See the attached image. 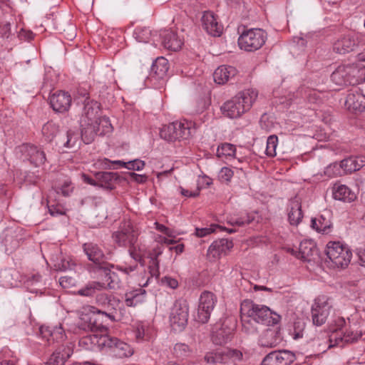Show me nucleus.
<instances>
[{
  "label": "nucleus",
  "mask_w": 365,
  "mask_h": 365,
  "mask_svg": "<svg viewBox=\"0 0 365 365\" xmlns=\"http://www.w3.org/2000/svg\"><path fill=\"white\" fill-rule=\"evenodd\" d=\"M240 317L242 329L247 334L257 331L252 322L270 326L277 324L281 319L278 314L272 312L268 307L255 304L250 299H245L241 303Z\"/></svg>",
  "instance_id": "obj_1"
},
{
  "label": "nucleus",
  "mask_w": 365,
  "mask_h": 365,
  "mask_svg": "<svg viewBox=\"0 0 365 365\" xmlns=\"http://www.w3.org/2000/svg\"><path fill=\"white\" fill-rule=\"evenodd\" d=\"M257 96L258 92L254 89L241 91L223 104L222 112L230 118H239L250 109Z\"/></svg>",
  "instance_id": "obj_2"
},
{
  "label": "nucleus",
  "mask_w": 365,
  "mask_h": 365,
  "mask_svg": "<svg viewBox=\"0 0 365 365\" xmlns=\"http://www.w3.org/2000/svg\"><path fill=\"white\" fill-rule=\"evenodd\" d=\"M138 233L130 221L122 222L118 230L113 233L114 242L120 247H129L130 257L135 261H139L143 265L144 260L141 255L136 252L135 244Z\"/></svg>",
  "instance_id": "obj_3"
},
{
  "label": "nucleus",
  "mask_w": 365,
  "mask_h": 365,
  "mask_svg": "<svg viewBox=\"0 0 365 365\" xmlns=\"http://www.w3.org/2000/svg\"><path fill=\"white\" fill-rule=\"evenodd\" d=\"M83 248L88 259L93 263L91 267L92 271L94 272H101L108 286L110 287V283L113 282L112 275H115V273L110 270L113 265L106 262V257L103 250L96 244L92 242L85 243L83 245Z\"/></svg>",
  "instance_id": "obj_4"
},
{
  "label": "nucleus",
  "mask_w": 365,
  "mask_h": 365,
  "mask_svg": "<svg viewBox=\"0 0 365 365\" xmlns=\"http://www.w3.org/2000/svg\"><path fill=\"white\" fill-rule=\"evenodd\" d=\"M326 255L335 267L341 268L347 267L352 257L350 249L339 242H329L327 245Z\"/></svg>",
  "instance_id": "obj_5"
},
{
  "label": "nucleus",
  "mask_w": 365,
  "mask_h": 365,
  "mask_svg": "<svg viewBox=\"0 0 365 365\" xmlns=\"http://www.w3.org/2000/svg\"><path fill=\"white\" fill-rule=\"evenodd\" d=\"M267 34L260 29H251L242 33L238 38V45L246 51H255L265 43Z\"/></svg>",
  "instance_id": "obj_6"
},
{
  "label": "nucleus",
  "mask_w": 365,
  "mask_h": 365,
  "mask_svg": "<svg viewBox=\"0 0 365 365\" xmlns=\"http://www.w3.org/2000/svg\"><path fill=\"white\" fill-rule=\"evenodd\" d=\"M189 316L188 304L185 299L176 300L170 313V323L176 331H182L187 324Z\"/></svg>",
  "instance_id": "obj_7"
},
{
  "label": "nucleus",
  "mask_w": 365,
  "mask_h": 365,
  "mask_svg": "<svg viewBox=\"0 0 365 365\" xmlns=\"http://www.w3.org/2000/svg\"><path fill=\"white\" fill-rule=\"evenodd\" d=\"M332 310V306L325 297H319L314 300L311 309L312 323L317 327L324 324Z\"/></svg>",
  "instance_id": "obj_8"
},
{
  "label": "nucleus",
  "mask_w": 365,
  "mask_h": 365,
  "mask_svg": "<svg viewBox=\"0 0 365 365\" xmlns=\"http://www.w3.org/2000/svg\"><path fill=\"white\" fill-rule=\"evenodd\" d=\"M242 357V354L240 351L225 348L207 352L204 356V360L209 364L217 365V364H227L230 360H240Z\"/></svg>",
  "instance_id": "obj_9"
},
{
  "label": "nucleus",
  "mask_w": 365,
  "mask_h": 365,
  "mask_svg": "<svg viewBox=\"0 0 365 365\" xmlns=\"http://www.w3.org/2000/svg\"><path fill=\"white\" fill-rule=\"evenodd\" d=\"M96 300L98 305L102 307V309H97L96 312L100 315H104L111 322H115L116 319L114 313L116 311V307L120 305V301L105 293L97 294Z\"/></svg>",
  "instance_id": "obj_10"
},
{
  "label": "nucleus",
  "mask_w": 365,
  "mask_h": 365,
  "mask_svg": "<svg viewBox=\"0 0 365 365\" xmlns=\"http://www.w3.org/2000/svg\"><path fill=\"white\" fill-rule=\"evenodd\" d=\"M296 359L295 354L290 351L282 349L268 354L261 365H290Z\"/></svg>",
  "instance_id": "obj_11"
},
{
  "label": "nucleus",
  "mask_w": 365,
  "mask_h": 365,
  "mask_svg": "<svg viewBox=\"0 0 365 365\" xmlns=\"http://www.w3.org/2000/svg\"><path fill=\"white\" fill-rule=\"evenodd\" d=\"M101 340L103 345L113 349L115 355L119 358L128 357L133 354V349L129 344L118 340L117 338L104 336L101 338Z\"/></svg>",
  "instance_id": "obj_12"
},
{
  "label": "nucleus",
  "mask_w": 365,
  "mask_h": 365,
  "mask_svg": "<svg viewBox=\"0 0 365 365\" xmlns=\"http://www.w3.org/2000/svg\"><path fill=\"white\" fill-rule=\"evenodd\" d=\"M20 152L22 153L24 160H29L36 167L43 165L46 160L43 150L33 145H22L20 147Z\"/></svg>",
  "instance_id": "obj_13"
},
{
  "label": "nucleus",
  "mask_w": 365,
  "mask_h": 365,
  "mask_svg": "<svg viewBox=\"0 0 365 365\" xmlns=\"http://www.w3.org/2000/svg\"><path fill=\"white\" fill-rule=\"evenodd\" d=\"M83 109L80 120V124L88 125V122H97L100 118V103L93 100H88V98L83 101Z\"/></svg>",
  "instance_id": "obj_14"
},
{
  "label": "nucleus",
  "mask_w": 365,
  "mask_h": 365,
  "mask_svg": "<svg viewBox=\"0 0 365 365\" xmlns=\"http://www.w3.org/2000/svg\"><path fill=\"white\" fill-rule=\"evenodd\" d=\"M232 247V240L224 238L215 240L209 247L207 257L210 261H215L219 259L222 255H227Z\"/></svg>",
  "instance_id": "obj_15"
},
{
  "label": "nucleus",
  "mask_w": 365,
  "mask_h": 365,
  "mask_svg": "<svg viewBox=\"0 0 365 365\" xmlns=\"http://www.w3.org/2000/svg\"><path fill=\"white\" fill-rule=\"evenodd\" d=\"M71 96L64 91H58L50 97V104L53 110L63 113L68 110L71 106Z\"/></svg>",
  "instance_id": "obj_16"
},
{
  "label": "nucleus",
  "mask_w": 365,
  "mask_h": 365,
  "mask_svg": "<svg viewBox=\"0 0 365 365\" xmlns=\"http://www.w3.org/2000/svg\"><path fill=\"white\" fill-rule=\"evenodd\" d=\"M202 28L212 36H220L222 34V26L215 18L214 14L210 11H205L202 18Z\"/></svg>",
  "instance_id": "obj_17"
},
{
  "label": "nucleus",
  "mask_w": 365,
  "mask_h": 365,
  "mask_svg": "<svg viewBox=\"0 0 365 365\" xmlns=\"http://www.w3.org/2000/svg\"><path fill=\"white\" fill-rule=\"evenodd\" d=\"M98 186L111 190L115 187V184L120 180V177L114 172H97L94 174Z\"/></svg>",
  "instance_id": "obj_18"
},
{
  "label": "nucleus",
  "mask_w": 365,
  "mask_h": 365,
  "mask_svg": "<svg viewBox=\"0 0 365 365\" xmlns=\"http://www.w3.org/2000/svg\"><path fill=\"white\" fill-rule=\"evenodd\" d=\"M345 105L349 110L363 112L365 110V96L359 90L351 91L346 96Z\"/></svg>",
  "instance_id": "obj_19"
},
{
  "label": "nucleus",
  "mask_w": 365,
  "mask_h": 365,
  "mask_svg": "<svg viewBox=\"0 0 365 365\" xmlns=\"http://www.w3.org/2000/svg\"><path fill=\"white\" fill-rule=\"evenodd\" d=\"M73 348L70 345H62L53 351L44 365H64L66 361L72 355Z\"/></svg>",
  "instance_id": "obj_20"
},
{
  "label": "nucleus",
  "mask_w": 365,
  "mask_h": 365,
  "mask_svg": "<svg viewBox=\"0 0 365 365\" xmlns=\"http://www.w3.org/2000/svg\"><path fill=\"white\" fill-rule=\"evenodd\" d=\"M279 331L277 328L267 329L259 339V344L262 347L273 348L281 342Z\"/></svg>",
  "instance_id": "obj_21"
},
{
  "label": "nucleus",
  "mask_w": 365,
  "mask_h": 365,
  "mask_svg": "<svg viewBox=\"0 0 365 365\" xmlns=\"http://www.w3.org/2000/svg\"><path fill=\"white\" fill-rule=\"evenodd\" d=\"M160 35L162 37V43L165 48L174 51L181 48L183 42L173 31L166 30Z\"/></svg>",
  "instance_id": "obj_22"
},
{
  "label": "nucleus",
  "mask_w": 365,
  "mask_h": 365,
  "mask_svg": "<svg viewBox=\"0 0 365 365\" xmlns=\"http://www.w3.org/2000/svg\"><path fill=\"white\" fill-rule=\"evenodd\" d=\"M356 41L351 35H346L338 39L333 45V50L339 54H345L354 50Z\"/></svg>",
  "instance_id": "obj_23"
},
{
  "label": "nucleus",
  "mask_w": 365,
  "mask_h": 365,
  "mask_svg": "<svg viewBox=\"0 0 365 365\" xmlns=\"http://www.w3.org/2000/svg\"><path fill=\"white\" fill-rule=\"evenodd\" d=\"M237 74V70L232 66H219L213 73L215 82L218 84H224L232 80Z\"/></svg>",
  "instance_id": "obj_24"
},
{
  "label": "nucleus",
  "mask_w": 365,
  "mask_h": 365,
  "mask_svg": "<svg viewBox=\"0 0 365 365\" xmlns=\"http://www.w3.org/2000/svg\"><path fill=\"white\" fill-rule=\"evenodd\" d=\"M333 197L335 200L351 202L356 199V195L345 185L335 184L333 187Z\"/></svg>",
  "instance_id": "obj_25"
},
{
  "label": "nucleus",
  "mask_w": 365,
  "mask_h": 365,
  "mask_svg": "<svg viewBox=\"0 0 365 365\" xmlns=\"http://www.w3.org/2000/svg\"><path fill=\"white\" fill-rule=\"evenodd\" d=\"M289 211L288 212V220L292 225H298L303 218L301 202L294 197L290 200Z\"/></svg>",
  "instance_id": "obj_26"
},
{
  "label": "nucleus",
  "mask_w": 365,
  "mask_h": 365,
  "mask_svg": "<svg viewBox=\"0 0 365 365\" xmlns=\"http://www.w3.org/2000/svg\"><path fill=\"white\" fill-rule=\"evenodd\" d=\"M317 254L315 244L311 240H305L300 243L299 247V258L304 261L314 260V256Z\"/></svg>",
  "instance_id": "obj_27"
},
{
  "label": "nucleus",
  "mask_w": 365,
  "mask_h": 365,
  "mask_svg": "<svg viewBox=\"0 0 365 365\" xmlns=\"http://www.w3.org/2000/svg\"><path fill=\"white\" fill-rule=\"evenodd\" d=\"M169 69L168 61L164 57H158L152 64L150 76L158 79L163 78Z\"/></svg>",
  "instance_id": "obj_28"
},
{
  "label": "nucleus",
  "mask_w": 365,
  "mask_h": 365,
  "mask_svg": "<svg viewBox=\"0 0 365 365\" xmlns=\"http://www.w3.org/2000/svg\"><path fill=\"white\" fill-rule=\"evenodd\" d=\"M81 128V138L86 144L94 140L96 135H99L100 127H97L95 122H88V125L80 124Z\"/></svg>",
  "instance_id": "obj_29"
},
{
  "label": "nucleus",
  "mask_w": 365,
  "mask_h": 365,
  "mask_svg": "<svg viewBox=\"0 0 365 365\" xmlns=\"http://www.w3.org/2000/svg\"><path fill=\"white\" fill-rule=\"evenodd\" d=\"M350 85H357L365 81V66L346 65Z\"/></svg>",
  "instance_id": "obj_30"
},
{
  "label": "nucleus",
  "mask_w": 365,
  "mask_h": 365,
  "mask_svg": "<svg viewBox=\"0 0 365 365\" xmlns=\"http://www.w3.org/2000/svg\"><path fill=\"white\" fill-rule=\"evenodd\" d=\"M42 133L46 140L48 142L55 141L57 145H59L58 143V137L59 135H62L63 132H61L59 130V127L57 124L50 121L44 124L43 126Z\"/></svg>",
  "instance_id": "obj_31"
},
{
  "label": "nucleus",
  "mask_w": 365,
  "mask_h": 365,
  "mask_svg": "<svg viewBox=\"0 0 365 365\" xmlns=\"http://www.w3.org/2000/svg\"><path fill=\"white\" fill-rule=\"evenodd\" d=\"M331 80L338 86H348L349 83V76H348L347 66H339L331 73Z\"/></svg>",
  "instance_id": "obj_32"
},
{
  "label": "nucleus",
  "mask_w": 365,
  "mask_h": 365,
  "mask_svg": "<svg viewBox=\"0 0 365 365\" xmlns=\"http://www.w3.org/2000/svg\"><path fill=\"white\" fill-rule=\"evenodd\" d=\"M80 137L81 133L78 131L68 130L58 137V143L67 148L73 147L79 140Z\"/></svg>",
  "instance_id": "obj_33"
},
{
  "label": "nucleus",
  "mask_w": 365,
  "mask_h": 365,
  "mask_svg": "<svg viewBox=\"0 0 365 365\" xmlns=\"http://www.w3.org/2000/svg\"><path fill=\"white\" fill-rule=\"evenodd\" d=\"M332 168H336V170H339L337 174L340 175L355 172L356 166H354V157H350L342 160L339 165L334 163V165H330L327 168V172H329V170Z\"/></svg>",
  "instance_id": "obj_34"
},
{
  "label": "nucleus",
  "mask_w": 365,
  "mask_h": 365,
  "mask_svg": "<svg viewBox=\"0 0 365 365\" xmlns=\"http://www.w3.org/2000/svg\"><path fill=\"white\" fill-rule=\"evenodd\" d=\"M180 129H175V141L178 140H186L193 135L195 129L192 128V123L188 121H180Z\"/></svg>",
  "instance_id": "obj_35"
},
{
  "label": "nucleus",
  "mask_w": 365,
  "mask_h": 365,
  "mask_svg": "<svg viewBox=\"0 0 365 365\" xmlns=\"http://www.w3.org/2000/svg\"><path fill=\"white\" fill-rule=\"evenodd\" d=\"M361 336V334H355L354 337H349V334L338 335V334H332L329 336V348L336 346H343V343H352L358 340Z\"/></svg>",
  "instance_id": "obj_36"
},
{
  "label": "nucleus",
  "mask_w": 365,
  "mask_h": 365,
  "mask_svg": "<svg viewBox=\"0 0 365 365\" xmlns=\"http://www.w3.org/2000/svg\"><path fill=\"white\" fill-rule=\"evenodd\" d=\"M312 227L318 232L329 234L331 232V222L325 215H322L319 219H312Z\"/></svg>",
  "instance_id": "obj_37"
},
{
  "label": "nucleus",
  "mask_w": 365,
  "mask_h": 365,
  "mask_svg": "<svg viewBox=\"0 0 365 365\" xmlns=\"http://www.w3.org/2000/svg\"><path fill=\"white\" fill-rule=\"evenodd\" d=\"M232 330L229 328H220L212 335V340L217 345H222L230 341Z\"/></svg>",
  "instance_id": "obj_38"
},
{
  "label": "nucleus",
  "mask_w": 365,
  "mask_h": 365,
  "mask_svg": "<svg viewBox=\"0 0 365 365\" xmlns=\"http://www.w3.org/2000/svg\"><path fill=\"white\" fill-rule=\"evenodd\" d=\"M163 251L160 247L154 248L149 254L150 260L149 269L151 276L158 277L159 275V261L158 257L162 254Z\"/></svg>",
  "instance_id": "obj_39"
},
{
  "label": "nucleus",
  "mask_w": 365,
  "mask_h": 365,
  "mask_svg": "<svg viewBox=\"0 0 365 365\" xmlns=\"http://www.w3.org/2000/svg\"><path fill=\"white\" fill-rule=\"evenodd\" d=\"M180 123L173 122L167 125H164L160 130L161 138L167 141H175V129H180Z\"/></svg>",
  "instance_id": "obj_40"
},
{
  "label": "nucleus",
  "mask_w": 365,
  "mask_h": 365,
  "mask_svg": "<svg viewBox=\"0 0 365 365\" xmlns=\"http://www.w3.org/2000/svg\"><path fill=\"white\" fill-rule=\"evenodd\" d=\"M106 288V284L99 282H93L88 284L85 287L78 291L81 296L90 297L93 295L97 290Z\"/></svg>",
  "instance_id": "obj_41"
},
{
  "label": "nucleus",
  "mask_w": 365,
  "mask_h": 365,
  "mask_svg": "<svg viewBox=\"0 0 365 365\" xmlns=\"http://www.w3.org/2000/svg\"><path fill=\"white\" fill-rule=\"evenodd\" d=\"M216 302V298L213 293L207 291L203 292L200 297L199 304L206 309H213Z\"/></svg>",
  "instance_id": "obj_42"
},
{
  "label": "nucleus",
  "mask_w": 365,
  "mask_h": 365,
  "mask_svg": "<svg viewBox=\"0 0 365 365\" xmlns=\"http://www.w3.org/2000/svg\"><path fill=\"white\" fill-rule=\"evenodd\" d=\"M96 121L97 127H100L99 135H103L112 131L113 127L108 117L100 116Z\"/></svg>",
  "instance_id": "obj_43"
},
{
  "label": "nucleus",
  "mask_w": 365,
  "mask_h": 365,
  "mask_svg": "<svg viewBox=\"0 0 365 365\" xmlns=\"http://www.w3.org/2000/svg\"><path fill=\"white\" fill-rule=\"evenodd\" d=\"M278 143V138L275 135H270L267 140L265 153L267 156L274 157L276 155V148Z\"/></svg>",
  "instance_id": "obj_44"
},
{
  "label": "nucleus",
  "mask_w": 365,
  "mask_h": 365,
  "mask_svg": "<svg viewBox=\"0 0 365 365\" xmlns=\"http://www.w3.org/2000/svg\"><path fill=\"white\" fill-rule=\"evenodd\" d=\"M236 148L230 143H223L217 148V155L218 157L234 156L235 155Z\"/></svg>",
  "instance_id": "obj_45"
},
{
  "label": "nucleus",
  "mask_w": 365,
  "mask_h": 365,
  "mask_svg": "<svg viewBox=\"0 0 365 365\" xmlns=\"http://www.w3.org/2000/svg\"><path fill=\"white\" fill-rule=\"evenodd\" d=\"M212 310L211 309H206L205 307L199 304L196 320L202 324L207 323Z\"/></svg>",
  "instance_id": "obj_46"
},
{
  "label": "nucleus",
  "mask_w": 365,
  "mask_h": 365,
  "mask_svg": "<svg viewBox=\"0 0 365 365\" xmlns=\"http://www.w3.org/2000/svg\"><path fill=\"white\" fill-rule=\"evenodd\" d=\"M191 353V349L188 345L182 343L176 344L174 346V354L177 357L183 358L188 356Z\"/></svg>",
  "instance_id": "obj_47"
},
{
  "label": "nucleus",
  "mask_w": 365,
  "mask_h": 365,
  "mask_svg": "<svg viewBox=\"0 0 365 365\" xmlns=\"http://www.w3.org/2000/svg\"><path fill=\"white\" fill-rule=\"evenodd\" d=\"M87 317L88 320V328L92 331H103L106 330V326H104L102 323H99L95 316Z\"/></svg>",
  "instance_id": "obj_48"
},
{
  "label": "nucleus",
  "mask_w": 365,
  "mask_h": 365,
  "mask_svg": "<svg viewBox=\"0 0 365 365\" xmlns=\"http://www.w3.org/2000/svg\"><path fill=\"white\" fill-rule=\"evenodd\" d=\"M217 227H221V226L215 224L211 225L209 227H204V228H195V235L198 237H202L205 236H207V235H210L212 232H215L216 231Z\"/></svg>",
  "instance_id": "obj_49"
},
{
  "label": "nucleus",
  "mask_w": 365,
  "mask_h": 365,
  "mask_svg": "<svg viewBox=\"0 0 365 365\" xmlns=\"http://www.w3.org/2000/svg\"><path fill=\"white\" fill-rule=\"evenodd\" d=\"M39 331L42 338L46 339L48 342L54 341L57 339V337H55L56 333L53 332L50 327H41Z\"/></svg>",
  "instance_id": "obj_50"
},
{
  "label": "nucleus",
  "mask_w": 365,
  "mask_h": 365,
  "mask_svg": "<svg viewBox=\"0 0 365 365\" xmlns=\"http://www.w3.org/2000/svg\"><path fill=\"white\" fill-rule=\"evenodd\" d=\"M233 176V171L227 167L222 168L218 175L219 179L222 182H228Z\"/></svg>",
  "instance_id": "obj_51"
},
{
  "label": "nucleus",
  "mask_w": 365,
  "mask_h": 365,
  "mask_svg": "<svg viewBox=\"0 0 365 365\" xmlns=\"http://www.w3.org/2000/svg\"><path fill=\"white\" fill-rule=\"evenodd\" d=\"M145 166V163L143 160L136 159L129 161L126 163L125 168L128 170H140Z\"/></svg>",
  "instance_id": "obj_52"
},
{
  "label": "nucleus",
  "mask_w": 365,
  "mask_h": 365,
  "mask_svg": "<svg viewBox=\"0 0 365 365\" xmlns=\"http://www.w3.org/2000/svg\"><path fill=\"white\" fill-rule=\"evenodd\" d=\"M254 220L253 217H250L247 215L246 218L240 217L236 220H232L228 222L231 225H237V226H244L245 225H248L251 223Z\"/></svg>",
  "instance_id": "obj_53"
},
{
  "label": "nucleus",
  "mask_w": 365,
  "mask_h": 365,
  "mask_svg": "<svg viewBox=\"0 0 365 365\" xmlns=\"http://www.w3.org/2000/svg\"><path fill=\"white\" fill-rule=\"evenodd\" d=\"M73 189L71 182L66 181L61 187L56 189V192L57 193L61 192L63 196L67 197L72 192Z\"/></svg>",
  "instance_id": "obj_54"
},
{
  "label": "nucleus",
  "mask_w": 365,
  "mask_h": 365,
  "mask_svg": "<svg viewBox=\"0 0 365 365\" xmlns=\"http://www.w3.org/2000/svg\"><path fill=\"white\" fill-rule=\"evenodd\" d=\"M196 103L197 108L195 112L202 113L209 106L210 101L207 98H200L197 101Z\"/></svg>",
  "instance_id": "obj_55"
},
{
  "label": "nucleus",
  "mask_w": 365,
  "mask_h": 365,
  "mask_svg": "<svg viewBox=\"0 0 365 365\" xmlns=\"http://www.w3.org/2000/svg\"><path fill=\"white\" fill-rule=\"evenodd\" d=\"M73 265V264L69 261L63 259H61L60 262L56 263L54 266L56 269L58 271H66L68 269H71Z\"/></svg>",
  "instance_id": "obj_56"
},
{
  "label": "nucleus",
  "mask_w": 365,
  "mask_h": 365,
  "mask_svg": "<svg viewBox=\"0 0 365 365\" xmlns=\"http://www.w3.org/2000/svg\"><path fill=\"white\" fill-rule=\"evenodd\" d=\"M0 35L3 38H9L11 35V24L9 22L2 23L0 25Z\"/></svg>",
  "instance_id": "obj_57"
},
{
  "label": "nucleus",
  "mask_w": 365,
  "mask_h": 365,
  "mask_svg": "<svg viewBox=\"0 0 365 365\" xmlns=\"http://www.w3.org/2000/svg\"><path fill=\"white\" fill-rule=\"evenodd\" d=\"M48 212L52 216L63 215L65 214L61 207L58 205H48Z\"/></svg>",
  "instance_id": "obj_58"
},
{
  "label": "nucleus",
  "mask_w": 365,
  "mask_h": 365,
  "mask_svg": "<svg viewBox=\"0 0 365 365\" xmlns=\"http://www.w3.org/2000/svg\"><path fill=\"white\" fill-rule=\"evenodd\" d=\"M130 297L126 295L125 304L128 307H135L138 302V297H139V294H132L130 293Z\"/></svg>",
  "instance_id": "obj_59"
},
{
  "label": "nucleus",
  "mask_w": 365,
  "mask_h": 365,
  "mask_svg": "<svg viewBox=\"0 0 365 365\" xmlns=\"http://www.w3.org/2000/svg\"><path fill=\"white\" fill-rule=\"evenodd\" d=\"M162 281L167 286H168L169 287H170L172 289H175L178 286V281L175 279L171 278L170 277H165L164 278H163Z\"/></svg>",
  "instance_id": "obj_60"
},
{
  "label": "nucleus",
  "mask_w": 365,
  "mask_h": 365,
  "mask_svg": "<svg viewBox=\"0 0 365 365\" xmlns=\"http://www.w3.org/2000/svg\"><path fill=\"white\" fill-rule=\"evenodd\" d=\"M129 175L132 180L138 183H143L147 180V176L145 175H139L135 173H130Z\"/></svg>",
  "instance_id": "obj_61"
},
{
  "label": "nucleus",
  "mask_w": 365,
  "mask_h": 365,
  "mask_svg": "<svg viewBox=\"0 0 365 365\" xmlns=\"http://www.w3.org/2000/svg\"><path fill=\"white\" fill-rule=\"evenodd\" d=\"M59 283L62 287L68 288L73 284V279L68 277H61Z\"/></svg>",
  "instance_id": "obj_62"
},
{
  "label": "nucleus",
  "mask_w": 365,
  "mask_h": 365,
  "mask_svg": "<svg viewBox=\"0 0 365 365\" xmlns=\"http://www.w3.org/2000/svg\"><path fill=\"white\" fill-rule=\"evenodd\" d=\"M354 166H356V171L360 170L365 165V157H354Z\"/></svg>",
  "instance_id": "obj_63"
},
{
  "label": "nucleus",
  "mask_w": 365,
  "mask_h": 365,
  "mask_svg": "<svg viewBox=\"0 0 365 365\" xmlns=\"http://www.w3.org/2000/svg\"><path fill=\"white\" fill-rule=\"evenodd\" d=\"M307 99L310 103H317L320 101L319 95L314 91H311L309 92L307 96Z\"/></svg>",
  "instance_id": "obj_64"
}]
</instances>
